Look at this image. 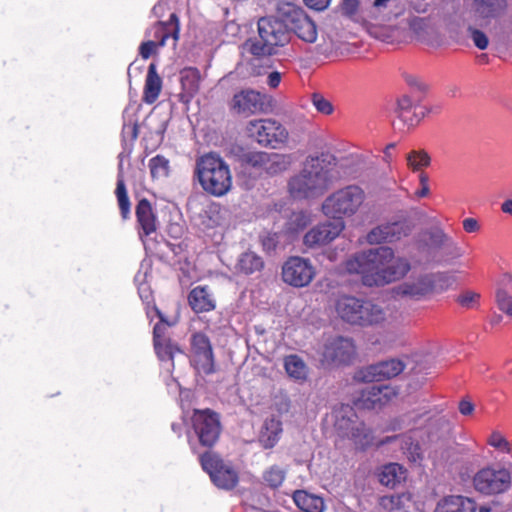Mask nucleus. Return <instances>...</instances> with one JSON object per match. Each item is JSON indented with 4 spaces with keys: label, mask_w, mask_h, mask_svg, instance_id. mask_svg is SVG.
I'll list each match as a JSON object with an SVG mask.
<instances>
[{
    "label": "nucleus",
    "mask_w": 512,
    "mask_h": 512,
    "mask_svg": "<svg viewBox=\"0 0 512 512\" xmlns=\"http://www.w3.org/2000/svg\"><path fill=\"white\" fill-rule=\"evenodd\" d=\"M468 31L470 32V36L474 45L478 49L485 50L488 47L489 39L483 31L472 27H469Z\"/></svg>",
    "instance_id": "obj_53"
},
{
    "label": "nucleus",
    "mask_w": 512,
    "mask_h": 512,
    "mask_svg": "<svg viewBox=\"0 0 512 512\" xmlns=\"http://www.w3.org/2000/svg\"><path fill=\"white\" fill-rule=\"evenodd\" d=\"M420 189L415 192L417 198H424L430 194L429 177L426 173L421 172L419 175Z\"/></svg>",
    "instance_id": "obj_57"
},
{
    "label": "nucleus",
    "mask_w": 512,
    "mask_h": 512,
    "mask_svg": "<svg viewBox=\"0 0 512 512\" xmlns=\"http://www.w3.org/2000/svg\"><path fill=\"white\" fill-rule=\"evenodd\" d=\"M348 274L359 275L367 287H379L404 278L411 269L408 259L396 257L394 250L380 246L350 256L343 264Z\"/></svg>",
    "instance_id": "obj_1"
},
{
    "label": "nucleus",
    "mask_w": 512,
    "mask_h": 512,
    "mask_svg": "<svg viewBox=\"0 0 512 512\" xmlns=\"http://www.w3.org/2000/svg\"><path fill=\"white\" fill-rule=\"evenodd\" d=\"M474 408V404L469 400L463 399L459 402V412L464 416L471 415L474 411Z\"/></svg>",
    "instance_id": "obj_60"
},
{
    "label": "nucleus",
    "mask_w": 512,
    "mask_h": 512,
    "mask_svg": "<svg viewBox=\"0 0 512 512\" xmlns=\"http://www.w3.org/2000/svg\"><path fill=\"white\" fill-rule=\"evenodd\" d=\"M281 82V74L277 71H273L268 75L267 84L271 88H277Z\"/></svg>",
    "instance_id": "obj_63"
},
{
    "label": "nucleus",
    "mask_w": 512,
    "mask_h": 512,
    "mask_svg": "<svg viewBox=\"0 0 512 512\" xmlns=\"http://www.w3.org/2000/svg\"><path fill=\"white\" fill-rule=\"evenodd\" d=\"M378 478L382 485L394 488L405 480L406 469L398 463H388L381 467Z\"/></svg>",
    "instance_id": "obj_32"
},
{
    "label": "nucleus",
    "mask_w": 512,
    "mask_h": 512,
    "mask_svg": "<svg viewBox=\"0 0 512 512\" xmlns=\"http://www.w3.org/2000/svg\"><path fill=\"white\" fill-rule=\"evenodd\" d=\"M304 2L310 8L323 10L329 5L330 0H304Z\"/></svg>",
    "instance_id": "obj_61"
},
{
    "label": "nucleus",
    "mask_w": 512,
    "mask_h": 512,
    "mask_svg": "<svg viewBox=\"0 0 512 512\" xmlns=\"http://www.w3.org/2000/svg\"><path fill=\"white\" fill-rule=\"evenodd\" d=\"M191 363L198 373L211 375L215 373V358L209 337L202 332H195L190 338Z\"/></svg>",
    "instance_id": "obj_15"
},
{
    "label": "nucleus",
    "mask_w": 512,
    "mask_h": 512,
    "mask_svg": "<svg viewBox=\"0 0 512 512\" xmlns=\"http://www.w3.org/2000/svg\"><path fill=\"white\" fill-rule=\"evenodd\" d=\"M352 440L354 445L359 450H366L371 446L377 448L378 441H375V437L371 429L367 428L363 422H360L352 434L348 437Z\"/></svg>",
    "instance_id": "obj_36"
},
{
    "label": "nucleus",
    "mask_w": 512,
    "mask_h": 512,
    "mask_svg": "<svg viewBox=\"0 0 512 512\" xmlns=\"http://www.w3.org/2000/svg\"><path fill=\"white\" fill-rule=\"evenodd\" d=\"M334 34L336 33L333 29L325 32L322 36V42L317 45V52L319 54L330 56L340 49V42L334 38Z\"/></svg>",
    "instance_id": "obj_46"
},
{
    "label": "nucleus",
    "mask_w": 512,
    "mask_h": 512,
    "mask_svg": "<svg viewBox=\"0 0 512 512\" xmlns=\"http://www.w3.org/2000/svg\"><path fill=\"white\" fill-rule=\"evenodd\" d=\"M476 502L462 495H450L441 499L435 512H476Z\"/></svg>",
    "instance_id": "obj_26"
},
{
    "label": "nucleus",
    "mask_w": 512,
    "mask_h": 512,
    "mask_svg": "<svg viewBox=\"0 0 512 512\" xmlns=\"http://www.w3.org/2000/svg\"><path fill=\"white\" fill-rule=\"evenodd\" d=\"M366 199L364 190L358 185H348L331 193L322 203L323 214L334 221L354 216Z\"/></svg>",
    "instance_id": "obj_6"
},
{
    "label": "nucleus",
    "mask_w": 512,
    "mask_h": 512,
    "mask_svg": "<svg viewBox=\"0 0 512 512\" xmlns=\"http://www.w3.org/2000/svg\"><path fill=\"white\" fill-rule=\"evenodd\" d=\"M337 317L357 327H376L385 323V310L369 299L353 295H340L334 304Z\"/></svg>",
    "instance_id": "obj_3"
},
{
    "label": "nucleus",
    "mask_w": 512,
    "mask_h": 512,
    "mask_svg": "<svg viewBox=\"0 0 512 512\" xmlns=\"http://www.w3.org/2000/svg\"><path fill=\"white\" fill-rule=\"evenodd\" d=\"M188 302L195 313L209 312L215 309V300L207 286H196L188 295Z\"/></svg>",
    "instance_id": "obj_28"
},
{
    "label": "nucleus",
    "mask_w": 512,
    "mask_h": 512,
    "mask_svg": "<svg viewBox=\"0 0 512 512\" xmlns=\"http://www.w3.org/2000/svg\"><path fill=\"white\" fill-rule=\"evenodd\" d=\"M201 73L196 67H185L180 71L182 97L187 101L192 99L200 90Z\"/></svg>",
    "instance_id": "obj_29"
},
{
    "label": "nucleus",
    "mask_w": 512,
    "mask_h": 512,
    "mask_svg": "<svg viewBox=\"0 0 512 512\" xmlns=\"http://www.w3.org/2000/svg\"><path fill=\"white\" fill-rule=\"evenodd\" d=\"M266 431L262 433L260 442L265 449L273 448L280 439L282 424L280 421L271 419L265 424Z\"/></svg>",
    "instance_id": "obj_39"
},
{
    "label": "nucleus",
    "mask_w": 512,
    "mask_h": 512,
    "mask_svg": "<svg viewBox=\"0 0 512 512\" xmlns=\"http://www.w3.org/2000/svg\"><path fill=\"white\" fill-rule=\"evenodd\" d=\"M265 159H268V152L265 151H247L240 156V162L243 166L263 171Z\"/></svg>",
    "instance_id": "obj_44"
},
{
    "label": "nucleus",
    "mask_w": 512,
    "mask_h": 512,
    "mask_svg": "<svg viewBox=\"0 0 512 512\" xmlns=\"http://www.w3.org/2000/svg\"><path fill=\"white\" fill-rule=\"evenodd\" d=\"M151 31L154 38L152 41H156V44L160 47L165 46L169 38H172L173 44L176 45L180 34L179 17L176 13H172L167 21L156 22L152 26Z\"/></svg>",
    "instance_id": "obj_23"
},
{
    "label": "nucleus",
    "mask_w": 512,
    "mask_h": 512,
    "mask_svg": "<svg viewBox=\"0 0 512 512\" xmlns=\"http://www.w3.org/2000/svg\"><path fill=\"white\" fill-rule=\"evenodd\" d=\"M488 444L502 452H505V453L512 452V445L498 431H495L490 435V437L488 439Z\"/></svg>",
    "instance_id": "obj_51"
},
{
    "label": "nucleus",
    "mask_w": 512,
    "mask_h": 512,
    "mask_svg": "<svg viewBox=\"0 0 512 512\" xmlns=\"http://www.w3.org/2000/svg\"><path fill=\"white\" fill-rule=\"evenodd\" d=\"M266 100L265 94L254 89H242L232 96L228 107L231 113L247 118L267 112L270 104Z\"/></svg>",
    "instance_id": "obj_12"
},
{
    "label": "nucleus",
    "mask_w": 512,
    "mask_h": 512,
    "mask_svg": "<svg viewBox=\"0 0 512 512\" xmlns=\"http://www.w3.org/2000/svg\"><path fill=\"white\" fill-rule=\"evenodd\" d=\"M393 442L399 443L401 450L407 454L409 459L417 461L422 458L420 444L408 433L386 436L378 440L376 445L377 448H380Z\"/></svg>",
    "instance_id": "obj_25"
},
{
    "label": "nucleus",
    "mask_w": 512,
    "mask_h": 512,
    "mask_svg": "<svg viewBox=\"0 0 512 512\" xmlns=\"http://www.w3.org/2000/svg\"><path fill=\"white\" fill-rule=\"evenodd\" d=\"M199 463L212 483L223 490L234 489L239 482L238 472L226 463L222 457L213 450H207L199 455Z\"/></svg>",
    "instance_id": "obj_8"
},
{
    "label": "nucleus",
    "mask_w": 512,
    "mask_h": 512,
    "mask_svg": "<svg viewBox=\"0 0 512 512\" xmlns=\"http://www.w3.org/2000/svg\"><path fill=\"white\" fill-rule=\"evenodd\" d=\"M292 221L296 223L298 228L303 229L309 224L310 218L306 213L299 212L293 214Z\"/></svg>",
    "instance_id": "obj_59"
},
{
    "label": "nucleus",
    "mask_w": 512,
    "mask_h": 512,
    "mask_svg": "<svg viewBox=\"0 0 512 512\" xmlns=\"http://www.w3.org/2000/svg\"><path fill=\"white\" fill-rule=\"evenodd\" d=\"M153 345L160 361H170L173 363L175 356L182 353L179 345L170 338H165L160 341L156 340V342H153Z\"/></svg>",
    "instance_id": "obj_38"
},
{
    "label": "nucleus",
    "mask_w": 512,
    "mask_h": 512,
    "mask_svg": "<svg viewBox=\"0 0 512 512\" xmlns=\"http://www.w3.org/2000/svg\"><path fill=\"white\" fill-rule=\"evenodd\" d=\"M400 0H371L369 17L379 25H385L404 13Z\"/></svg>",
    "instance_id": "obj_21"
},
{
    "label": "nucleus",
    "mask_w": 512,
    "mask_h": 512,
    "mask_svg": "<svg viewBox=\"0 0 512 512\" xmlns=\"http://www.w3.org/2000/svg\"><path fill=\"white\" fill-rule=\"evenodd\" d=\"M257 27L260 39H248L244 44L246 50L257 58L276 54L279 47L287 45L290 41V29L282 15L281 18L261 17Z\"/></svg>",
    "instance_id": "obj_4"
},
{
    "label": "nucleus",
    "mask_w": 512,
    "mask_h": 512,
    "mask_svg": "<svg viewBox=\"0 0 512 512\" xmlns=\"http://www.w3.org/2000/svg\"><path fill=\"white\" fill-rule=\"evenodd\" d=\"M284 369L289 377L297 381L303 382L307 380L308 367L303 359L296 354L285 356Z\"/></svg>",
    "instance_id": "obj_35"
},
{
    "label": "nucleus",
    "mask_w": 512,
    "mask_h": 512,
    "mask_svg": "<svg viewBox=\"0 0 512 512\" xmlns=\"http://www.w3.org/2000/svg\"><path fill=\"white\" fill-rule=\"evenodd\" d=\"M165 326L161 323H157L153 328V342L165 339Z\"/></svg>",
    "instance_id": "obj_62"
},
{
    "label": "nucleus",
    "mask_w": 512,
    "mask_h": 512,
    "mask_svg": "<svg viewBox=\"0 0 512 512\" xmlns=\"http://www.w3.org/2000/svg\"><path fill=\"white\" fill-rule=\"evenodd\" d=\"M463 229L467 233H475L480 230V225L475 218H466L462 222Z\"/></svg>",
    "instance_id": "obj_58"
},
{
    "label": "nucleus",
    "mask_w": 512,
    "mask_h": 512,
    "mask_svg": "<svg viewBox=\"0 0 512 512\" xmlns=\"http://www.w3.org/2000/svg\"><path fill=\"white\" fill-rule=\"evenodd\" d=\"M414 228L412 221L406 216H399L393 221L378 225L371 229L366 236L369 244L392 243L407 237Z\"/></svg>",
    "instance_id": "obj_14"
},
{
    "label": "nucleus",
    "mask_w": 512,
    "mask_h": 512,
    "mask_svg": "<svg viewBox=\"0 0 512 512\" xmlns=\"http://www.w3.org/2000/svg\"><path fill=\"white\" fill-rule=\"evenodd\" d=\"M407 166L412 171H421L431 163V158L425 150H413L406 156Z\"/></svg>",
    "instance_id": "obj_45"
},
{
    "label": "nucleus",
    "mask_w": 512,
    "mask_h": 512,
    "mask_svg": "<svg viewBox=\"0 0 512 512\" xmlns=\"http://www.w3.org/2000/svg\"><path fill=\"white\" fill-rule=\"evenodd\" d=\"M476 13L483 19L498 18L507 9V0H474Z\"/></svg>",
    "instance_id": "obj_34"
},
{
    "label": "nucleus",
    "mask_w": 512,
    "mask_h": 512,
    "mask_svg": "<svg viewBox=\"0 0 512 512\" xmlns=\"http://www.w3.org/2000/svg\"><path fill=\"white\" fill-rule=\"evenodd\" d=\"M480 299V294L474 291H465L457 297V303L466 308L472 309L478 306Z\"/></svg>",
    "instance_id": "obj_52"
},
{
    "label": "nucleus",
    "mask_w": 512,
    "mask_h": 512,
    "mask_svg": "<svg viewBox=\"0 0 512 512\" xmlns=\"http://www.w3.org/2000/svg\"><path fill=\"white\" fill-rule=\"evenodd\" d=\"M263 484L272 489L276 490L282 486L286 479V470L278 465H272L263 471L262 474Z\"/></svg>",
    "instance_id": "obj_41"
},
{
    "label": "nucleus",
    "mask_w": 512,
    "mask_h": 512,
    "mask_svg": "<svg viewBox=\"0 0 512 512\" xmlns=\"http://www.w3.org/2000/svg\"><path fill=\"white\" fill-rule=\"evenodd\" d=\"M237 268L241 273L250 275L261 271L264 268V261L256 253L248 251L241 254Z\"/></svg>",
    "instance_id": "obj_37"
},
{
    "label": "nucleus",
    "mask_w": 512,
    "mask_h": 512,
    "mask_svg": "<svg viewBox=\"0 0 512 512\" xmlns=\"http://www.w3.org/2000/svg\"><path fill=\"white\" fill-rule=\"evenodd\" d=\"M345 229L344 221H326L311 228L303 238L309 248L326 245L336 239Z\"/></svg>",
    "instance_id": "obj_17"
},
{
    "label": "nucleus",
    "mask_w": 512,
    "mask_h": 512,
    "mask_svg": "<svg viewBox=\"0 0 512 512\" xmlns=\"http://www.w3.org/2000/svg\"><path fill=\"white\" fill-rule=\"evenodd\" d=\"M356 348L351 339L337 337L325 345L324 358L335 364H348L355 356Z\"/></svg>",
    "instance_id": "obj_20"
},
{
    "label": "nucleus",
    "mask_w": 512,
    "mask_h": 512,
    "mask_svg": "<svg viewBox=\"0 0 512 512\" xmlns=\"http://www.w3.org/2000/svg\"><path fill=\"white\" fill-rule=\"evenodd\" d=\"M315 276L316 268L307 258L290 256L282 265V280L291 287H307L314 280Z\"/></svg>",
    "instance_id": "obj_11"
},
{
    "label": "nucleus",
    "mask_w": 512,
    "mask_h": 512,
    "mask_svg": "<svg viewBox=\"0 0 512 512\" xmlns=\"http://www.w3.org/2000/svg\"><path fill=\"white\" fill-rule=\"evenodd\" d=\"M279 13L286 18L290 33L294 32L299 39L307 43H314L316 41V24L303 9L286 3L279 9Z\"/></svg>",
    "instance_id": "obj_13"
},
{
    "label": "nucleus",
    "mask_w": 512,
    "mask_h": 512,
    "mask_svg": "<svg viewBox=\"0 0 512 512\" xmlns=\"http://www.w3.org/2000/svg\"><path fill=\"white\" fill-rule=\"evenodd\" d=\"M194 174L202 189L212 196L222 197L231 190L229 165L217 153L209 152L198 157Z\"/></svg>",
    "instance_id": "obj_5"
},
{
    "label": "nucleus",
    "mask_w": 512,
    "mask_h": 512,
    "mask_svg": "<svg viewBox=\"0 0 512 512\" xmlns=\"http://www.w3.org/2000/svg\"><path fill=\"white\" fill-rule=\"evenodd\" d=\"M136 220L139 226L138 234L141 239L157 231V217L150 201L143 198L138 201L135 209Z\"/></svg>",
    "instance_id": "obj_22"
},
{
    "label": "nucleus",
    "mask_w": 512,
    "mask_h": 512,
    "mask_svg": "<svg viewBox=\"0 0 512 512\" xmlns=\"http://www.w3.org/2000/svg\"><path fill=\"white\" fill-rule=\"evenodd\" d=\"M406 81L408 83L409 86L411 87H416L418 88L419 90L421 91H426L427 89V86L426 84H424L423 82H421L419 79H417L416 77H413V76H409L406 78Z\"/></svg>",
    "instance_id": "obj_64"
},
{
    "label": "nucleus",
    "mask_w": 512,
    "mask_h": 512,
    "mask_svg": "<svg viewBox=\"0 0 512 512\" xmlns=\"http://www.w3.org/2000/svg\"><path fill=\"white\" fill-rule=\"evenodd\" d=\"M160 46L156 44V41H144L139 46V55L142 57V59L147 60L149 59L153 54L156 53L157 48Z\"/></svg>",
    "instance_id": "obj_55"
},
{
    "label": "nucleus",
    "mask_w": 512,
    "mask_h": 512,
    "mask_svg": "<svg viewBox=\"0 0 512 512\" xmlns=\"http://www.w3.org/2000/svg\"><path fill=\"white\" fill-rule=\"evenodd\" d=\"M405 364L399 359H389L370 365L360 371V378L365 382H380L398 376Z\"/></svg>",
    "instance_id": "obj_19"
},
{
    "label": "nucleus",
    "mask_w": 512,
    "mask_h": 512,
    "mask_svg": "<svg viewBox=\"0 0 512 512\" xmlns=\"http://www.w3.org/2000/svg\"><path fill=\"white\" fill-rule=\"evenodd\" d=\"M429 239L433 247L441 248L446 245L450 238L442 229H435L430 232Z\"/></svg>",
    "instance_id": "obj_54"
},
{
    "label": "nucleus",
    "mask_w": 512,
    "mask_h": 512,
    "mask_svg": "<svg viewBox=\"0 0 512 512\" xmlns=\"http://www.w3.org/2000/svg\"><path fill=\"white\" fill-rule=\"evenodd\" d=\"M291 164L290 157L284 154L268 153L265 159L264 169L269 175H276L288 169Z\"/></svg>",
    "instance_id": "obj_40"
},
{
    "label": "nucleus",
    "mask_w": 512,
    "mask_h": 512,
    "mask_svg": "<svg viewBox=\"0 0 512 512\" xmlns=\"http://www.w3.org/2000/svg\"><path fill=\"white\" fill-rule=\"evenodd\" d=\"M378 505L385 512H409L412 506V495L410 493L385 495L379 498Z\"/></svg>",
    "instance_id": "obj_30"
},
{
    "label": "nucleus",
    "mask_w": 512,
    "mask_h": 512,
    "mask_svg": "<svg viewBox=\"0 0 512 512\" xmlns=\"http://www.w3.org/2000/svg\"><path fill=\"white\" fill-rule=\"evenodd\" d=\"M432 283L427 274L412 281H406L398 286L397 293L402 296H409L414 299H421L432 294Z\"/></svg>",
    "instance_id": "obj_27"
},
{
    "label": "nucleus",
    "mask_w": 512,
    "mask_h": 512,
    "mask_svg": "<svg viewBox=\"0 0 512 512\" xmlns=\"http://www.w3.org/2000/svg\"><path fill=\"white\" fill-rule=\"evenodd\" d=\"M246 132L263 147L277 148L289 139L288 130L279 121L271 118L249 121Z\"/></svg>",
    "instance_id": "obj_10"
},
{
    "label": "nucleus",
    "mask_w": 512,
    "mask_h": 512,
    "mask_svg": "<svg viewBox=\"0 0 512 512\" xmlns=\"http://www.w3.org/2000/svg\"><path fill=\"white\" fill-rule=\"evenodd\" d=\"M336 165V157L327 153L308 156L300 173L290 178L289 194L299 200L322 195L337 179Z\"/></svg>",
    "instance_id": "obj_2"
},
{
    "label": "nucleus",
    "mask_w": 512,
    "mask_h": 512,
    "mask_svg": "<svg viewBox=\"0 0 512 512\" xmlns=\"http://www.w3.org/2000/svg\"><path fill=\"white\" fill-rule=\"evenodd\" d=\"M439 111V106L434 108L421 107L418 111V107L414 104L411 97L409 95H402L397 100L395 114L398 119L399 129L410 130L417 126L427 113H438Z\"/></svg>",
    "instance_id": "obj_16"
},
{
    "label": "nucleus",
    "mask_w": 512,
    "mask_h": 512,
    "mask_svg": "<svg viewBox=\"0 0 512 512\" xmlns=\"http://www.w3.org/2000/svg\"><path fill=\"white\" fill-rule=\"evenodd\" d=\"M430 282L432 283V293H441L451 288L456 279L454 275L448 272H438L427 274Z\"/></svg>",
    "instance_id": "obj_43"
},
{
    "label": "nucleus",
    "mask_w": 512,
    "mask_h": 512,
    "mask_svg": "<svg viewBox=\"0 0 512 512\" xmlns=\"http://www.w3.org/2000/svg\"><path fill=\"white\" fill-rule=\"evenodd\" d=\"M472 484L481 495L496 496L511 488L512 475L505 467L488 465L474 474Z\"/></svg>",
    "instance_id": "obj_7"
},
{
    "label": "nucleus",
    "mask_w": 512,
    "mask_h": 512,
    "mask_svg": "<svg viewBox=\"0 0 512 512\" xmlns=\"http://www.w3.org/2000/svg\"><path fill=\"white\" fill-rule=\"evenodd\" d=\"M334 417L335 430L342 438H348L360 423L357 414L350 405H341L334 411Z\"/></svg>",
    "instance_id": "obj_24"
},
{
    "label": "nucleus",
    "mask_w": 512,
    "mask_h": 512,
    "mask_svg": "<svg viewBox=\"0 0 512 512\" xmlns=\"http://www.w3.org/2000/svg\"><path fill=\"white\" fill-rule=\"evenodd\" d=\"M495 298L499 310L512 317V296L504 288L498 287Z\"/></svg>",
    "instance_id": "obj_49"
},
{
    "label": "nucleus",
    "mask_w": 512,
    "mask_h": 512,
    "mask_svg": "<svg viewBox=\"0 0 512 512\" xmlns=\"http://www.w3.org/2000/svg\"><path fill=\"white\" fill-rule=\"evenodd\" d=\"M313 106L319 113L330 115L333 113L332 103L320 93H313L311 96Z\"/></svg>",
    "instance_id": "obj_50"
},
{
    "label": "nucleus",
    "mask_w": 512,
    "mask_h": 512,
    "mask_svg": "<svg viewBox=\"0 0 512 512\" xmlns=\"http://www.w3.org/2000/svg\"><path fill=\"white\" fill-rule=\"evenodd\" d=\"M115 194L120 209V214L124 220L128 219L131 214V203L128 197L126 185L122 175L118 176Z\"/></svg>",
    "instance_id": "obj_42"
},
{
    "label": "nucleus",
    "mask_w": 512,
    "mask_h": 512,
    "mask_svg": "<svg viewBox=\"0 0 512 512\" xmlns=\"http://www.w3.org/2000/svg\"><path fill=\"white\" fill-rule=\"evenodd\" d=\"M410 30L421 40H424L433 30L430 21L426 18L415 17L409 23Z\"/></svg>",
    "instance_id": "obj_48"
},
{
    "label": "nucleus",
    "mask_w": 512,
    "mask_h": 512,
    "mask_svg": "<svg viewBox=\"0 0 512 512\" xmlns=\"http://www.w3.org/2000/svg\"><path fill=\"white\" fill-rule=\"evenodd\" d=\"M169 160L162 155H156L149 160V168L153 178H164L169 175Z\"/></svg>",
    "instance_id": "obj_47"
},
{
    "label": "nucleus",
    "mask_w": 512,
    "mask_h": 512,
    "mask_svg": "<svg viewBox=\"0 0 512 512\" xmlns=\"http://www.w3.org/2000/svg\"><path fill=\"white\" fill-rule=\"evenodd\" d=\"M358 0H343L341 3V11L344 15L353 18L358 11Z\"/></svg>",
    "instance_id": "obj_56"
},
{
    "label": "nucleus",
    "mask_w": 512,
    "mask_h": 512,
    "mask_svg": "<svg viewBox=\"0 0 512 512\" xmlns=\"http://www.w3.org/2000/svg\"><path fill=\"white\" fill-rule=\"evenodd\" d=\"M398 396V390L391 385H372L361 391L358 399L365 409H381Z\"/></svg>",
    "instance_id": "obj_18"
},
{
    "label": "nucleus",
    "mask_w": 512,
    "mask_h": 512,
    "mask_svg": "<svg viewBox=\"0 0 512 512\" xmlns=\"http://www.w3.org/2000/svg\"><path fill=\"white\" fill-rule=\"evenodd\" d=\"M161 90L162 79L157 73L156 65L151 63L145 79L143 101L147 104H153L158 99Z\"/></svg>",
    "instance_id": "obj_31"
},
{
    "label": "nucleus",
    "mask_w": 512,
    "mask_h": 512,
    "mask_svg": "<svg viewBox=\"0 0 512 512\" xmlns=\"http://www.w3.org/2000/svg\"><path fill=\"white\" fill-rule=\"evenodd\" d=\"M293 501L302 512H323L324 500L305 490H296L293 493Z\"/></svg>",
    "instance_id": "obj_33"
},
{
    "label": "nucleus",
    "mask_w": 512,
    "mask_h": 512,
    "mask_svg": "<svg viewBox=\"0 0 512 512\" xmlns=\"http://www.w3.org/2000/svg\"><path fill=\"white\" fill-rule=\"evenodd\" d=\"M190 420L199 444L207 450H212L222 433L219 413L209 408L194 409Z\"/></svg>",
    "instance_id": "obj_9"
}]
</instances>
